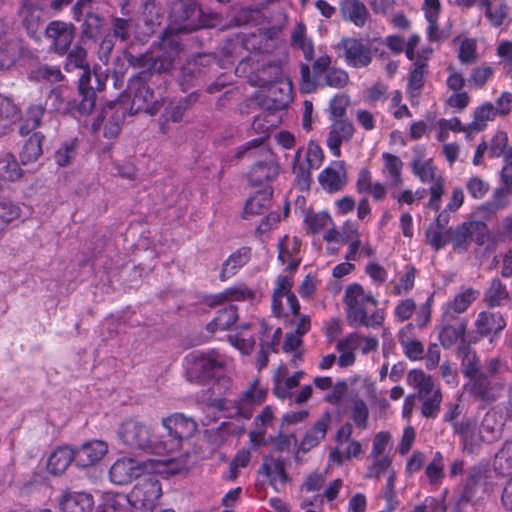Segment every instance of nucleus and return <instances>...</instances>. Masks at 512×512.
I'll return each instance as SVG.
<instances>
[{
  "label": "nucleus",
  "instance_id": "nucleus-30",
  "mask_svg": "<svg viewBox=\"0 0 512 512\" xmlns=\"http://www.w3.org/2000/svg\"><path fill=\"white\" fill-rule=\"evenodd\" d=\"M407 383L417 391L414 396L418 399L441 393L433 378L422 370H411L407 376Z\"/></svg>",
  "mask_w": 512,
  "mask_h": 512
},
{
  "label": "nucleus",
  "instance_id": "nucleus-31",
  "mask_svg": "<svg viewBox=\"0 0 512 512\" xmlns=\"http://www.w3.org/2000/svg\"><path fill=\"white\" fill-rule=\"evenodd\" d=\"M474 326L475 332L483 337L501 332L506 322L499 313L483 311L478 314Z\"/></svg>",
  "mask_w": 512,
  "mask_h": 512
},
{
  "label": "nucleus",
  "instance_id": "nucleus-61",
  "mask_svg": "<svg viewBox=\"0 0 512 512\" xmlns=\"http://www.w3.org/2000/svg\"><path fill=\"white\" fill-rule=\"evenodd\" d=\"M444 458L440 452H436L431 462L425 468V475L430 484L439 485L444 477Z\"/></svg>",
  "mask_w": 512,
  "mask_h": 512
},
{
  "label": "nucleus",
  "instance_id": "nucleus-15",
  "mask_svg": "<svg viewBox=\"0 0 512 512\" xmlns=\"http://www.w3.org/2000/svg\"><path fill=\"white\" fill-rule=\"evenodd\" d=\"M375 41H364L359 39H345L342 46L345 51V59L349 66L362 68L368 66L372 61V48Z\"/></svg>",
  "mask_w": 512,
  "mask_h": 512
},
{
  "label": "nucleus",
  "instance_id": "nucleus-56",
  "mask_svg": "<svg viewBox=\"0 0 512 512\" xmlns=\"http://www.w3.org/2000/svg\"><path fill=\"white\" fill-rule=\"evenodd\" d=\"M44 113L45 108L42 105H31L20 124L19 133L24 136L38 128Z\"/></svg>",
  "mask_w": 512,
  "mask_h": 512
},
{
  "label": "nucleus",
  "instance_id": "nucleus-19",
  "mask_svg": "<svg viewBox=\"0 0 512 512\" xmlns=\"http://www.w3.org/2000/svg\"><path fill=\"white\" fill-rule=\"evenodd\" d=\"M256 297V290L248 287L243 283L236 284L224 291L211 295L207 298L206 303L211 306L222 305L224 303L234 301H249Z\"/></svg>",
  "mask_w": 512,
  "mask_h": 512
},
{
  "label": "nucleus",
  "instance_id": "nucleus-5",
  "mask_svg": "<svg viewBox=\"0 0 512 512\" xmlns=\"http://www.w3.org/2000/svg\"><path fill=\"white\" fill-rule=\"evenodd\" d=\"M119 438L131 449L157 455L156 446L160 444L159 436L153 435L151 428L140 421L132 419L125 421L119 430Z\"/></svg>",
  "mask_w": 512,
  "mask_h": 512
},
{
  "label": "nucleus",
  "instance_id": "nucleus-36",
  "mask_svg": "<svg viewBox=\"0 0 512 512\" xmlns=\"http://www.w3.org/2000/svg\"><path fill=\"white\" fill-rule=\"evenodd\" d=\"M74 450L69 447H59L48 457L47 470L52 475L62 474L74 460Z\"/></svg>",
  "mask_w": 512,
  "mask_h": 512
},
{
  "label": "nucleus",
  "instance_id": "nucleus-1",
  "mask_svg": "<svg viewBox=\"0 0 512 512\" xmlns=\"http://www.w3.org/2000/svg\"><path fill=\"white\" fill-rule=\"evenodd\" d=\"M165 434L159 436L160 444L156 446L157 455L162 459L184 456L185 470L190 455V439L197 431L194 419L181 413H175L162 419Z\"/></svg>",
  "mask_w": 512,
  "mask_h": 512
},
{
  "label": "nucleus",
  "instance_id": "nucleus-52",
  "mask_svg": "<svg viewBox=\"0 0 512 512\" xmlns=\"http://www.w3.org/2000/svg\"><path fill=\"white\" fill-rule=\"evenodd\" d=\"M291 43L294 48L302 51L307 60H311L313 58V43L311 39L307 37L306 28L303 23H298L294 27L291 34Z\"/></svg>",
  "mask_w": 512,
  "mask_h": 512
},
{
  "label": "nucleus",
  "instance_id": "nucleus-8",
  "mask_svg": "<svg viewBox=\"0 0 512 512\" xmlns=\"http://www.w3.org/2000/svg\"><path fill=\"white\" fill-rule=\"evenodd\" d=\"M242 330L251 329L259 336L260 350L257 355L256 365L258 370L264 369L269 361L271 352L276 351V346L281 337V329L270 327L264 320H256L251 323L245 324Z\"/></svg>",
  "mask_w": 512,
  "mask_h": 512
},
{
  "label": "nucleus",
  "instance_id": "nucleus-53",
  "mask_svg": "<svg viewBox=\"0 0 512 512\" xmlns=\"http://www.w3.org/2000/svg\"><path fill=\"white\" fill-rule=\"evenodd\" d=\"M508 135L504 131H497L490 140L489 157L498 158L503 156L505 161L512 160V147L507 146Z\"/></svg>",
  "mask_w": 512,
  "mask_h": 512
},
{
  "label": "nucleus",
  "instance_id": "nucleus-21",
  "mask_svg": "<svg viewBox=\"0 0 512 512\" xmlns=\"http://www.w3.org/2000/svg\"><path fill=\"white\" fill-rule=\"evenodd\" d=\"M303 376V371H297L292 376L288 377L287 366L280 364L273 375L274 394L280 399L290 397L291 390L299 385Z\"/></svg>",
  "mask_w": 512,
  "mask_h": 512
},
{
  "label": "nucleus",
  "instance_id": "nucleus-17",
  "mask_svg": "<svg viewBox=\"0 0 512 512\" xmlns=\"http://www.w3.org/2000/svg\"><path fill=\"white\" fill-rule=\"evenodd\" d=\"M108 452V444L102 440H91L83 443L74 451V461L78 467L86 468L95 465Z\"/></svg>",
  "mask_w": 512,
  "mask_h": 512
},
{
  "label": "nucleus",
  "instance_id": "nucleus-33",
  "mask_svg": "<svg viewBox=\"0 0 512 512\" xmlns=\"http://www.w3.org/2000/svg\"><path fill=\"white\" fill-rule=\"evenodd\" d=\"M273 420V408L271 406H266L255 418L254 427L249 433L250 441L253 446L259 447L263 444L266 429L272 425Z\"/></svg>",
  "mask_w": 512,
  "mask_h": 512
},
{
  "label": "nucleus",
  "instance_id": "nucleus-63",
  "mask_svg": "<svg viewBox=\"0 0 512 512\" xmlns=\"http://www.w3.org/2000/svg\"><path fill=\"white\" fill-rule=\"evenodd\" d=\"M20 217V208L11 202H0V236Z\"/></svg>",
  "mask_w": 512,
  "mask_h": 512
},
{
  "label": "nucleus",
  "instance_id": "nucleus-20",
  "mask_svg": "<svg viewBox=\"0 0 512 512\" xmlns=\"http://www.w3.org/2000/svg\"><path fill=\"white\" fill-rule=\"evenodd\" d=\"M322 188L328 192H336L346 185V170L344 162L333 161L318 176Z\"/></svg>",
  "mask_w": 512,
  "mask_h": 512
},
{
  "label": "nucleus",
  "instance_id": "nucleus-2",
  "mask_svg": "<svg viewBox=\"0 0 512 512\" xmlns=\"http://www.w3.org/2000/svg\"><path fill=\"white\" fill-rule=\"evenodd\" d=\"M184 462V456L160 460L149 459L144 462H140L133 458H121L113 463L109 471V476L113 483L124 485L145 475H173L180 473L185 467Z\"/></svg>",
  "mask_w": 512,
  "mask_h": 512
},
{
  "label": "nucleus",
  "instance_id": "nucleus-44",
  "mask_svg": "<svg viewBox=\"0 0 512 512\" xmlns=\"http://www.w3.org/2000/svg\"><path fill=\"white\" fill-rule=\"evenodd\" d=\"M271 199L272 191L269 188L256 192L245 204V217L263 214L269 208Z\"/></svg>",
  "mask_w": 512,
  "mask_h": 512
},
{
  "label": "nucleus",
  "instance_id": "nucleus-39",
  "mask_svg": "<svg viewBox=\"0 0 512 512\" xmlns=\"http://www.w3.org/2000/svg\"><path fill=\"white\" fill-rule=\"evenodd\" d=\"M340 10L345 19L359 27L364 26L368 17V10L360 0H344L340 4Z\"/></svg>",
  "mask_w": 512,
  "mask_h": 512
},
{
  "label": "nucleus",
  "instance_id": "nucleus-37",
  "mask_svg": "<svg viewBox=\"0 0 512 512\" xmlns=\"http://www.w3.org/2000/svg\"><path fill=\"white\" fill-rule=\"evenodd\" d=\"M422 10L428 23V38L430 41H435L440 37L438 19L441 12V3L439 0H423Z\"/></svg>",
  "mask_w": 512,
  "mask_h": 512
},
{
  "label": "nucleus",
  "instance_id": "nucleus-45",
  "mask_svg": "<svg viewBox=\"0 0 512 512\" xmlns=\"http://www.w3.org/2000/svg\"><path fill=\"white\" fill-rule=\"evenodd\" d=\"M248 259L249 252L246 248L239 249L231 254L222 265L220 280L226 281L234 276L237 271L248 262Z\"/></svg>",
  "mask_w": 512,
  "mask_h": 512
},
{
  "label": "nucleus",
  "instance_id": "nucleus-35",
  "mask_svg": "<svg viewBox=\"0 0 512 512\" xmlns=\"http://www.w3.org/2000/svg\"><path fill=\"white\" fill-rule=\"evenodd\" d=\"M501 390V385L492 383L484 374H479L471 384V392L473 395L483 401L495 400Z\"/></svg>",
  "mask_w": 512,
  "mask_h": 512
},
{
  "label": "nucleus",
  "instance_id": "nucleus-49",
  "mask_svg": "<svg viewBox=\"0 0 512 512\" xmlns=\"http://www.w3.org/2000/svg\"><path fill=\"white\" fill-rule=\"evenodd\" d=\"M42 14V8L39 5V0H26L20 10V15L23 24L26 26L28 32H35Z\"/></svg>",
  "mask_w": 512,
  "mask_h": 512
},
{
  "label": "nucleus",
  "instance_id": "nucleus-6",
  "mask_svg": "<svg viewBox=\"0 0 512 512\" xmlns=\"http://www.w3.org/2000/svg\"><path fill=\"white\" fill-rule=\"evenodd\" d=\"M379 341L374 336H362L356 332L350 333L338 340L336 350L339 353L338 366L346 368L352 366L356 361V351L360 350L363 355L375 352L378 349Z\"/></svg>",
  "mask_w": 512,
  "mask_h": 512
},
{
  "label": "nucleus",
  "instance_id": "nucleus-22",
  "mask_svg": "<svg viewBox=\"0 0 512 512\" xmlns=\"http://www.w3.org/2000/svg\"><path fill=\"white\" fill-rule=\"evenodd\" d=\"M261 473L267 477L270 485L276 490L281 491L288 482V476L285 471V463L279 457L264 458Z\"/></svg>",
  "mask_w": 512,
  "mask_h": 512
},
{
  "label": "nucleus",
  "instance_id": "nucleus-41",
  "mask_svg": "<svg viewBox=\"0 0 512 512\" xmlns=\"http://www.w3.org/2000/svg\"><path fill=\"white\" fill-rule=\"evenodd\" d=\"M344 483L341 479H334L324 489L323 494L313 496H303L302 506H314L316 508L322 507L323 500L326 499L329 503H333L338 497Z\"/></svg>",
  "mask_w": 512,
  "mask_h": 512
},
{
  "label": "nucleus",
  "instance_id": "nucleus-18",
  "mask_svg": "<svg viewBox=\"0 0 512 512\" xmlns=\"http://www.w3.org/2000/svg\"><path fill=\"white\" fill-rule=\"evenodd\" d=\"M75 36L74 27L62 21H52L46 28V37L52 42L53 49L65 54Z\"/></svg>",
  "mask_w": 512,
  "mask_h": 512
},
{
  "label": "nucleus",
  "instance_id": "nucleus-10",
  "mask_svg": "<svg viewBox=\"0 0 512 512\" xmlns=\"http://www.w3.org/2000/svg\"><path fill=\"white\" fill-rule=\"evenodd\" d=\"M324 160L322 148L310 141L307 146L305 160H301V150L295 154L293 161V174L302 189L308 188L311 181V171L320 168Z\"/></svg>",
  "mask_w": 512,
  "mask_h": 512
},
{
  "label": "nucleus",
  "instance_id": "nucleus-60",
  "mask_svg": "<svg viewBox=\"0 0 512 512\" xmlns=\"http://www.w3.org/2000/svg\"><path fill=\"white\" fill-rule=\"evenodd\" d=\"M398 337L399 343L409 359L419 360L423 357L424 346L420 341L410 338L404 330L399 333Z\"/></svg>",
  "mask_w": 512,
  "mask_h": 512
},
{
  "label": "nucleus",
  "instance_id": "nucleus-14",
  "mask_svg": "<svg viewBox=\"0 0 512 512\" xmlns=\"http://www.w3.org/2000/svg\"><path fill=\"white\" fill-rule=\"evenodd\" d=\"M130 492L134 508H152L161 495V487L155 478L147 475Z\"/></svg>",
  "mask_w": 512,
  "mask_h": 512
},
{
  "label": "nucleus",
  "instance_id": "nucleus-23",
  "mask_svg": "<svg viewBox=\"0 0 512 512\" xmlns=\"http://www.w3.org/2000/svg\"><path fill=\"white\" fill-rule=\"evenodd\" d=\"M354 133V126L351 122L338 119L333 122L327 138V146L335 157L341 155V144L349 141Z\"/></svg>",
  "mask_w": 512,
  "mask_h": 512
},
{
  "label": "nucleus",
  "instance_id": "nucleus-48",
  "mask_svg": "<svg viewBox=\"0 0 512 512\" xmlns=\"http://www.w3.org/2000/svg\"><path fill=\"white\" fill-rule=\"evenodd\" d=\"M327 427L328 419L324 418L317 421L313 427L305 434L299 445V449L303 452H308L317 446L324 439L327 433Z\"/></svg>",
  "mask_w": 512,
  "mask_h": 512
},
{
  "label": "nucleus",
  "instance_id": "nucleus-16",
  "mask_svg": "<svg viewBox=\"0 0 512 512\" xmlns=\"http://www.w3.org/2000/svg\"><path fill=\"white\" fill-rule=\"evenodd\" d=\"M453 428L461 438L464 451L470 454L476 451L482 441L491 440L482 435L481 430L477 428L476 421L472 418H464L458 423H453Z\"/></svg>",
  "mask_w": 512,
  "mask_h": 512
},
{
  "label": "nucleus",
  "instance_id": "nucleus-12",
  "mask_svg": "<svg viewBox=\"0 0 512 512\" xmlns=\"http://www.w3.org/2000/svg\"><path fill=\"white\" fill-rule=\"evenodd\" d=\"M246 153L250 157H261L250 169L249 181L251 184L263 185L273 181L277 177L279 166L270 150L266 147H261L257 150H247Z\"/></svg>",
  "mask_w": 512,
  "mask_h": 512
},
{
  "label": "nucleus",
  "instance_id": "nucleus-59",
  "mask_svg": "<svg viewBox=\"0 0 512 512\" xmlns=\"http://www.w3.org/2000/svg\"><path fill=\"white\" fill-rule=\"evenodd\" d=\"M467 329V322H461L457 325L446 324L441 332L440 339L444 346L450 347L458 341H464Z\"/></svg>",
  "mask_w": 512,
  "mask_h": 512
},
{
  "label": "nucleus",
  "instance_id": "nucleus-9",
  "mask_svg": "<svg viewBox=\"0 0 512 512\" xmlns=\"http://www.w3.org/2000/svg\"><path fill=\"white\" fill-rule=\"evenodd\" d=\"M292 286V276L279 275L277 277L272 297V311L278 317L289 314L296 316L299 313L300 305L297 297L291 292Z\"/></svg>",
  "mask_w": 512,
  "mask_h": 512
},
{
  "label": "nucleus",
  "instance_id": "nucleus-46",
  "mask_svg": "<svg viewBox=\"0 0 512 512\" xmlns=\"http://www.w3.org/2000/svg\"><path fill=\"white\" fill-rule=\"evenodd\" d=\"M498 114L491 102H484L474 110L473 121L468 125L470 131H482Z\"/></svg>",
  "mask_w": 512,
  "mask_h": 512
},
{
  "label": "nucleus",
  "instance_id": "nucleus-62",
  "mask_svg": "<svg viewBox=\"0 0 512 512\" xmlns=\"http://www.w3.org/2000/svg\"><path fill=\"white\" fill-rule=\"evenodd\" d=\"M51 106L57 112H69L73 105L70 101V92L67 88L53 89L49 95Z\"/></svg>",
  "mask_w": 512,
  "mask_h": 512
},
{
  "label": "nucleus",
  "instance_id": "nucleus-13",
  "mask_svg": "<svg viewBox=\"0 0 512 512\" xmlns=\"http://www.w3.org/2000/svg\"><path fill=\"white\" fill-rule=\"evenodd\" d=\"M451 236L454 247L462 250H466L471 242L483 245L489 238L487 226L482 221L464 222L451 231Z\"/></svg>",
  "mask_w": 512,
  "mask_h": 512
},
{
  "label": "nucleus",
  "instance_id": "nucleus-51",
  "mask_svg": "<svg viewBox=\"0 0 512 512\" xmlns=\"http://www.w3.org/2000/svg\"><path fill=\"white\" fill-rule=\"evenodd\" d=\"M133 507L132 499L129 495L123 493H107L104 496L103 512H129Z\"/></svg>",
  "mask_w": 512,
  "mask_h": 512
},
{
  "label": "nucleus",
  "instance_id": "nucleus-40",
  "mask_svg": "<svg viewBox=\"0 0 512 512\" xmlns=\"http://www.w3.org/2000/svg\"><path fill=\"white\" fill-rule=\"evenodd\" d=\"M412 170L423 183L433 185L437 183L438 180H444L441 175L437 173V169L430 159L425 160L420 156L414 157L412 160Z\"/></svg>",
  "mask_w": 512,
  "mask_h": 512
},
{
  "label": "nucleus",
  "instance_id": "nucleus-24",
  "mask_svg": "<svg viewBox=\"0 0 512 512\" xmlns=\"http://www.w3.org/2000/svg\"><path fill=\"white\" fill-rule=\"evenodd\" d=\"M301 242L296 237L285 235L278 243V260L282 265H287V269L296 270L301 262L300 253Z\"/></svg>",
  "mask_w": 512,
  "mask_h": 512
},
{
  "label": "nucleus",
  "instance_id": "nucleus-34",
  "mask_svg": "<svg viewBox=\"0 0 512 512\" xmlns=\"http://www.w3.org/2000/svg\"><path fill=\"white\" fill-rule=\"evenodd\" d=\"M362 452V445L357 440L341 442L330 451L329 462L341 465L344 461L358 457Z\"/></svg>",
  "mask_w": 512,
  "mask_h": 512
},
{
  "label": "nucleus",
  "instance_id": "nucleus-26",
  "mask_svg": "<svg viewBox=\"0 0 512 512\" xmlns=\"http://www.w3.org/2000/svg\"><path fill=\"white\" fill-rule=\"evenodd\" d=\"M331 63V59L327 55L320 56L313 63V72L311 74L308 65L301 66V91L304 93H311L317 89V87L323 86L318 80L317 75L326 71Z\"/></svg>",
  "mask_w": 512,
  "mask_h": 512
},
{
  "label": "nucleus",
  "instance_id": "nucleus-3",
  "mask_svg": "<svg viewBox=\"0 0 512 512\" xmlns=\"http://www.w3.org/2000/svg\"><path fill=\"white\" fill-rule=\"evenodd\" d=\"M347 321L352 327L376 328L384 321L377 299L357 283L347 286L344 295Z\"/></svg>",
  "mask_w": 512,
  "mask_h": 512
},
{
  "label": "nucleus",
  "instance_id": "nucleus-32",
  "mask_svg": "<svg viewBox=\"0 0 512 512\" xmlns=\"http://www.w3.org/2000/svg\"><path fill=\"white\" fill-rule=\"evenodd\" d=\"M22 41L17 37H7L0 43V70L11 68L22 54Z\"/></svg>",
  "mask_w": 512,
  "mask_h": 512
},
{
  "label": "nucleus",
  "instance_id": "nucleus-7",
  "mask_svg": "<svg viewBox=\"0 0 512 512\" xmlns=\"http://www.w3.org/2000/svg\"><path fill=\"white\" fill-rule=\"evenodd\" d=\"M269 70L274 75V80H266L261 77L260 85L265 92V101L269 109L283 110L292 101V85L288 79H285L280 69L276 66L270 67Z\"/></svg>",
  "mask_w": 512,
  "mask_h": 512
},
{
  "label": "nucleus",
  "instance_id": "nucleus-25",
  "mask_svg": "<svg viewBox=\"0 0 512 512\" xmlns=\"http://www.w3.org/2000/svg\"><path fill=\"white\" fill-rule=\"evenodd\" d=\"M479 293L471 288L466 289L449 300L443 309V321L449 322L464 313L477 299Z\"/></svg>",
  "mask_w": 512,
  "mask_h": 512
},
{
  "label": "nucleus",
  "instance_id": "nucleus-4",
  "mask_svg": "<svg viewBox=\"0 0 512 512\" xmlns=\"http://www.w3.org/2000/svg\"><path fill=\"white\" fill-rule=\"evenodd\" d=\"M495 469L483 466L474 467L466 484L467 500L483 499L490 495L495 487L498 471L500 474L512 471V444H506L497 454L494 461Z\"/></svg>",
  "mask_w": 512,
  "mask_h": 512
},
{
  "label": "nucleus",
  "instance_id": "nucleus-58",
  "mask_svg": "<svg viewBox=\"0 0 512 512\" xmlns=\"http://www.w3.org/2000/svg\"><path fill=\"white\" fill-rule=\"evenodd\" d=\"M22 176V170L14 155L5 153L0 157V179L15 181Z\"/></svg>",
  "mask_w": 512,
  "mask_h": 512
},
{
  "label": "nucleus",
  "instance_id": "nucleus-28",
  "mask_svg": "<svg viewBox=\"0 0 512 512\" xmlns=\"http://www.w3.org/2000/svg\"><path fill=\"white\" fill-rule=\"evenodd\" d=\"M124 119V111L119 104H109L102 111L101 119H97V126L104 124V136L107 138L116 137Z\"/></svg>",
  "mask_w": 512,
  "mask_h": 512
},
{
  "label": "nucleus",
  "instance_id": "nucleus-50",
  "mask_svg": "<svg viewBox=\"0 0 512 512\" xmlns=\"http://www.w3.org/2000/svg\"><path fill=\"white\" fill-rule=\"evenodd\" d=\"M485 15L493 26H500L508 16V6L505 0H483Z\"/></svg>",
  "mask_w": 512,
  "mask_h": 512
},
{
  "label": "nucleus",
  "instance_id": "nucleus-42",
  "mask_svg": "<svg viewBox=\"0 0 512 512\" xmlns=\"http://www.w3.org/2000/svg\"><path fill=\"white\" fill-rule=\"evenodd\" d=\"M382 173L390 185L398 186L402 182L403 162L401 159L390 153L382 154Z\"/></svg>",
  "mask_w": 512,
  "mask_h": 512
},
{
  "label": "nucleus",
  "instance_id": "nucleus-64",
  "mask_svg": "<svg viewBox=\"0 0 512 512\" xmlns=\"http://www.w3.org/2000/svg\"><path fill=\"white\" fill-rule=\"evenodd\" d=\"M458 58L462 64H472L477 61V42L473 38H464L460 41Z\"/></svg>",
  "mask_w": 512,
  "mask_h": 512
},
{
  "label": "nucleus",
  "instance_id": "nucleus-43",
  "mask_svg": "<svg viewBox=\"0 0 512 512\" xmlns=\"http://www.w3.org/2000/svg\"><path fill=\"white\" fill-rule=\"evenodd\" d=\"M133 104L149 115H155L162 106V103L155 99L153 91L145 84L138 88L133 98Z\"/></svg>",
  "mask_w": 512,
  "mask_h": 512
},
{
  "label": "nucleus",
  "instance_id": "nucleus-38",
  "mask_svg": "<svg viewBox=\"0 0 512 512\" xmlns=\"http://www.w3.org/2000/svg\"><path fill=\"white\" fill-rule=\"evenodd\" d=\"M20 110L7 97H0V136L7 134L19 120Z\"/></svg>",
  "mask_w": 512,
  "mask_h": 512
},
{
  "label": "nucleus",
  "instance_id": "nucleus-11",
  "mask_svg": "<svg viewBox=\"0 0 512 512\" xmlns=\"http://www.w3.org/2000/svg\"><path fill=\"white\" fill-rule=\"evenodd\" d=\"M229 364V359L218 351H210L195 356L189 368L188 374L191 379L199 380L212 379L221 373Z\"/></svg>",
  "mask_w": 512,
  "mask_h": 512
},
{
  "label": "nucleus",
  "instance_id": "nucleus-55",
  "mask_svg": "<svg viewBox=\"0 0 512 512\" xmlns=\"http://www.w3.org/2000/svg\"><path fill=\"white\" fill-rule=\"evenodd\" d=\"M42 140V134L34 133L26 141L20 153V159L22 164L26 165L38 160V158L42 155Z\"/></svg>",
  "mask_w": 512,
  "mask_h": 512
},
{
  "label": "nucleus",
  "instance_id": "nucleus-29",
  "mask_svg": "<svg viewBox=\"0 0 512 512\" xmlns=\"http://www.w3.org/2000/svg\"><path fill=\"white\" fill-rule=\"evenodd\" d=\"M93 505L92 496L84 492H67L59 500L60 512H90Z\"/></svg>",
  "mask_w": 512,
  "mask_h": 512
},
{
  "label": "nucleus",
  "instance_id": "nucleus-57",
  "mask_svg": "<svg viewBox=\"0 0 512 512\" xmlns=\"http://www.w3.org/2000/svg\"><path fill=\"white\" fill-rule=\"evenodd\" d=\"M237 319V309L233 305L218 311L214 320L208 324V330L214 332L216 330H226L231 327Z\"/></svg>",
  "mask_w": 512,
  "mask_h": 512
},
{
  "label": "nucleus",
  "instance_id": "nucleus-47",
  "mask_svg": "<svg viewBox=\"0 0 512 512\" xmlns=\"http://www.w3.org/2000/svg\"><path fill=\"white\" fill-rule=\"evenodd\" d=\"M432 50H424L422 54L418 55L414 62V69L410 72L408 89L411 92L418 91L424 82V74L427 67V58L431 54Z\"/></svg>",
  "mask_w": 512,
  "mask_h": 512
},
{
  "label": "nucleus",
  "instance_id": "nucleus-27",
  "mask_svg": "<svg viewBox=\"0 0 512 512\" xmlns=\"http://www.w3.org/2000/svg\"><path fill=\"white\" fill-rule=\"evenodd\" d=\"M267 391L255 381L242 395L235 406L234 416L249 419L252 416L251 405L261 403L266 397Z\"/></svg>",
  "mask_w": 512,
  "mask_h": 512
},
{
  "label": "nucleus",
  "instance_id": "nucleus-54",
  "mask_svg": "<svg viewBox=\"0 0 512 512\" xmlns=\"http://www.w3.org/2000/svg\"><path fill=\"white\" fill-rule=\"evenodd\" d=\"M173 57L171 55L159 58H152L149 55H144L140 58L132 57L130 62L139 67H148L149 70L154 72H166L173 66Z\"/></svg>",
  "mask_w": 512,
  "mask_h": 512
}]
</instances>
